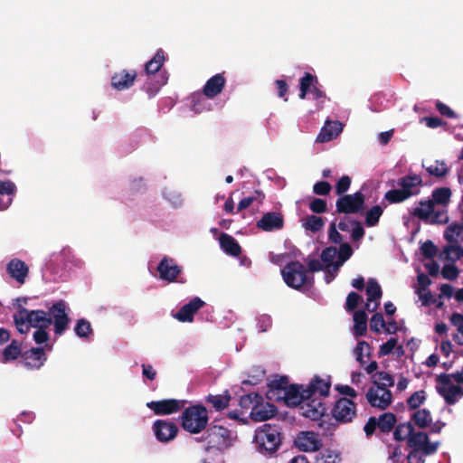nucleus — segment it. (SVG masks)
Masks as SVG:
<instances>
[{
	"mask_svg": "<svg viewBox=\"0 0 463 463\" xmlns=\"http://www.w3.org/2000/svg\"><path fill=\"white\" fill-rule=\"evenodd\" d=\"M13 318L17 330L22 334L27 333L31 327L48 328L52 324L49 312L42 309L28 310L21 305Z\"/></svg>",
	"mask_w": 463,
	"mask_h": 463,
	"instance_id": "1",
	"label": "nucleus"
},
{
	"mask_svg": "<svg viewBox=\"0 0 463 463\" xmlns=\"http://www.w3.org/2000/svg\"><path fill=\"white\" fill-rule=\"evenodd\" d=\"M257 450L262 455H272L282 443L281 427L279 425L263 424L258 428L253 439Z\"/></svg>",
	"mask_w": 463,
	"mask_h": 463,
	"instance_id": "2",
	"label": "nucleus"
},
{
	"mask_svg": "<svg viewBox=\"0 0 463 463\" xmlns=\"http://www.w3.org/2000/svg\"><path fill=\"white\" fill-rule=\"evenodd\" d=\"M165 61V52L158 49L154 57L145 64L147 80L150 81L146 82V90L150 95H155L168 80L166 73L160 71Z\"/></svg>",
	"mask_w": 463,
	"mask_h": 463,
	"instance_id": "3",
	"label": "nucleus"
},
{
	"mask_svg": "<svg viewBox=\"0 0 463 463\" xmlns=\"http://www.w3.org/2000/svg\"><path fill=\"white\" fill-rule=\"evenodd\" d=\"M208 412L203 405H192L184 409L181 415L182 428L192 434H198L208 425Z\"/></svg>",
	"mask_w": 463,
	"mask_h": 463,
	"instance_id": "4",
	"label": "nucleus"
},
{
	"mask_svg": "<svg viewBox=\"0 0 463 463\" xmlns=\"http://www.w3.org/2000/svg\"><path fill=\"white\" fill-rule=\"evenodd\" d=\"M196 440L206 443L204 450L207 452L213 449L222 451L232 445L231 430L221 425H210L205 433Z\"/></svg>",
	"mask_w": 463,
	"mask_h": 463,
	"instance_id": "5",
	"label": "nucleus"
},
{
	"mask_svg": "<svg viewBox=\"0 0 463 463\" xmlns=\"http://www.w3.org/2000/svg\"><path fill=\"white\" fill-rule=\"evenodd\" d=\"M281 275L287 286L294 289H300L313 282V277L307 274V268L298 260L287 263L281 269Z\"/></svg>",
	"mask_w": 463,
	"mask_h": 463,
	"instance_id": "6",
	"label": "nucleus"
},
{
	"mask_svg": "<svg viewBox=\"0 0 463 463\" xmlns=\"http://www.w3.org/2000/svg\"><path fill=\"white\" fill-rule=\"evenodd\" d=\"M397 419L392 412H384L378 418L372 416L368 419L364 427V431L367 438H371L378 429L381 433L388 434L395 427Z\"/></svg>",
	"mask_w": 463,
	"mask_h": 463,
	"instance_id": "7",
	"label": "nucleus"
},
{
	"mask_svg": "<svg viewBox=\"0 0 463 463\" xmlns=\"http://www.w3.org/2000/svg\"><path fill=\"white\" fill-rule=\"evenodd\" d=\"M436 382L439 383L436 390L444 398L447 404L453 405L458 398L463 397V387L452 385L449 374L440 373L437 376Z\"/></svg>",
	"mask_w": 463,
	"mask_h": 463,
	"instance_id": "8",
	"label": "nucleus"
},
{
	"mask_svg": "<svg viewBox=\"0 0 463 463\" xmlns=\"http://www.w3.org/2000/svg\"><path fill=\"white\" fill-rule=\"evenodd\" d=\"M364 205V195L362 192L358 191L353 194H344L339 196L336 200L335 212L337 213H358Z\"/></svg>",
	"mask_w": 463,
	"mask_h": 463,
	"instance_id": "9",
	"label": "nucleus"
},
{
	"mask_svg": "<svg viewBox=\"0 0 463 463\" xmlns=\"http://www.w3.org/2000/svg\"><path fill=\"white\" fill-rule=\"evenodd\" d=\"M332 414L339 422H351L356 416V403L346 397L339 398L332 409Z\"/></svg>",
	"mask_w": 463,
	"mask_h": 463,
	"instance_id": "10",
	"label": "nucleus"
},
{
	"mask_svg": "<svg viewBox=\"0 0 463 463\" xmlns=\"http://www.w3.org/2000/svg\"><path fill=\"white\" fill-rule=\"evenodd\" d=\"M407 445L411 449L421 450L424 456L433 455L437 452L439 448L438 442H430L429 436L426 432L415 431V430L408 439Z\"/></svg>",
	"mask_w": 463,
	"mask_h": 463,
	"instance_id": "11",
	"label": "nucleus"
},
{
	"mask_svg": "<svg viewBox=\"0 0 463 463\" xmlns=\"http://www.w3.org/2000/svg\"><path fill=\"white\" fill-rule=\"evenodd\" d=\"M49 314L52 317L56 335H62L68 328L70 318L66 313V303L63 300L55 302L50 308Z\"/></svg>",
	"mask_w": 463,
	"mask_h": 463,
	"instance_id": "12",
	"label": "nucleus"
},
{
	"mask_svg": "<svg viewBox=\"0 0 463 463\" xmlns=\"http://www.w3.org/2000/svg\"><path fill=\"white\" fill-rule=\"evenodd\" d=\"M366 399L372 407L385 410L392 403V394L384 387L372 386L366 392Z\"/></svg>",
	"mask_w": 463,
	"mask_h": 463,
	"instance_id": "13",
	"label": "nucleus"
},
{
	"mask_svg": "<svg viewBox=\"0 0 463 463\" xmlns=\"http://www.w3.org/2000/svg\"><path fill=\"white\" fill-rule=\"evenodd\" d=\"M186 403L184 400L165 399L160 401H152L146 403V406L154 411L156 415H170L181 411Z\"/></svg>",
	"mask_w": 463,
	"mask_h": 463,
	"instance_id": "14",
	"label": "nucleus"
},
{
	"mask_svg": "<svg viewBox=\"0 0 463 463\" xmlns=\"http://www.w3.org/2000/svg\"><path fill=\"white\" fill-rule=\"evenodd\" d=\"M152 429L156 439L162 443L173 440L178 433L177 425L168 420H155Z\"/></svg>",
	"mask_w": 463,
	"mask_h": 463,
	"instance_id": "15",
	"label": "nucleus"
},
{
	"mask_svg": "<svg viewBox=\"0 0 463 463\" xmlns=\"http://www.w3.org/2000/svg\"><path fill=\"white\" fill-rule=\"evenodd\" d=\"M301 415L312 420H319L326 414V404L318 399H309L300 405Z\"/></svg>",
	"mask_w": 463,
	"mask_h": 463,
	"instance_id": "16",
	"label": "nucleus"
},
{
	"mask_svg": "<svg viewBox=\"0 0 463 463\" xmlns=\"http://www.w3.org/2000/svg\"><path fill=\"white\" fill-rule=\"evenodd\" d=\"M157 271L161 279L174 282L182 272V268L174 259L165 256L157 266Z\"/></svg>",
	"mask_w": 463,
	"mask_h": 463,
	"instance_id": "17",
	"label": "nucleus"
},
{
	"mask_svg": "<svg viewBox=\"0 0 463 463\" xmlns=\"http://www.w3.org/2000/svg\"><path fill=\"white\" fill-rule=\"evenodd\" d=\"M398 185L408 198L418 195L422 186V178L417 174H409L398 179Z\"/></svg>",
	"mask_w": 463,
	"mask_h": 463,
	"instance_id": "18",
	"label": "nucleus"
},
{
	"mask_svg": "<svg viewBox=\"0 0 463 463\" xmlns=\"http://www.w3.org/2000/svg\"><path fill=\"white\" fill-rule=\"evenodd\" d=\"M205 305L199 297H194L187 304L184 305L174 317L180 322H193L194 314Z\"/></svg>",
	"mask_w": 463,
	"mask_h": 463,
	"instance_id": "19",
	"label": "nucleus"
},
{
	"mask_svg": "<svg viewBox=\"0 0 463 463\" xmlns=\"http://www.w3.org/2000/svg\"><path fill=\"white\" fill-rule=\"evenodd\" d=\"M22 359L26 368L40 369L47 358L43 347H32L23 352Z\"/></svg>",
	"mask_w": 463,
	"mask_h": 463,
	"instance_id": "20",
	"label": "nucleus"
},
{
	"mask_svg": "<svg viewBox=\"0 0 463 463\" xmlns=\"http://www.w3.org/2000/svg\"><path fill=\"white\" fill-rule=\"evenodd\" d=\"M304 385L290 384V386L280 396L288 406L297 407L301 405L303 402L308 400V396L305 393Z\"/></svg>",
	"mask_w": 463,
	"mask_h": 463,
	"instance_id": "21",
	"label": "nucleus"
},
{
	"mask_svg": "<svg viewBox=\"0 0 463 463\" xmlns=\"http://www.w3.org/2000/svg\"><path fill=\"white\" fill-rule=\"evenodd\" d=\"M296 446L302 451H317L321 447V441L313 431H301L295 439Z\"/></svg>",
	"mask_w": 463,
	"mask_h": 463,
	"instance_id": "22",
	"label": "nucleus"
},
{
	"mask_svg": "<svg viewBox=\"0 0 463 463\" xmlns=\"http://www.w3.org/2000/svg\"><path fill=\"white\" fill-rule=\"evenodd\" d=\"M137 77L136 71L122 70L115 72L111 77V86L117 90H124L131 88Z\"/></svg>",
	"mask_w": 463,
	"mask_h": 463,
	"instance_id": "23",
	"label": "nucleus"
},
{
	"mask_svg": "<svg viewBox=\"0 0 463 463\" xmlns=\"http://www.w3.org/2000/svg\"><path fill=\"white\" fill-rule=\"evenodd\" d=\"M284 226V218L280 213H266L258 222L257 227L265 232L280 230Z\"/></svg>",
	"mask_w": 463,
	"mask_h": 463,
	"instance_id": "24",
	"label": "nucleus"
},
{
	"mask_svg": "<svg viewBox=\"0 0 463 463\" xmlns=\"http://www.w3.org/2000/svg\"><path fill=\"white\" fill-rule=\"evenodd\" d=\"M226 79L222 73H217L211 77L203 88V95L207 99H213L223 90Z\"/></svg>",
	"mask_w": 463,
	"mask_h": 463,
	"instance_id": "25",
	"label": "nucleus"
},
{
	"mask_svg": "<svg viewBox=\"0 0 463 463\" xmlns=\"http://www.w3.org/2000/svg\"><path fill=\"white\" fill-rule=\"evenodd\" d=\"M343 125L340 121L335 120H326L325 125L320 129L318 133L316 142L317 143H326L329 142L337 137V136L342 132Z\"/></svg>",
	"mask_w": 463,
	"mask_h": 463,
	"instance_id": "26",
	"label": "nucleus"
},
{
	"mask_svg": "<svg viewBox=\"0 0 463 463\" xmlns=\"http://www.w3.org/2000/svg\"><path fill=\"white\" fill-rule=\"evenodd\" d=\"M6 272L19 284H24L28 276L29 268L23 260L13 259L6 265Z\"/></svg>",
	"mask_w": 463,
	"mask_h": 463,
	"instance_id": "27",
	"label": "nucleus"
},
{
	"mask_svg": "<svg viewBox=\"0 0 463 463\" xmlns=\"http://www.w3.org/2000/svg\"><path fill=\"white\" fill-rule=\"evenodd\" d=\"M276 413L277 408L275 405L269 402L264 404L263 402H261L252 407L250 416L254 421H265L275 416Z\"/></svg>",
	"mask_w": 463,
	"mask_h": 463,
	"instance_id": "28",
	"label": "nucleus"
},
{
	"mask_svg": "<svg viewBox=\"0 0 463 463\" xmlns=\"http://www.w3.org/2000/svg\"><path fill=\"white\" fill-rule=\"evenodd\" d=\"M330 387V381H326L318 376H315L309 384L306 386L305 393L308 396V400L317 393L326 397L329 394Z\"/></svg>",
	"mask_w": 463,
	"mask_h": 463,
	"instance_id": "29",
	"label": "nucleus"
},
{
	"mask_svg": "<svg viewBox=\"0 0 463 463\" xmlns=\"http://www.w3.org/2000/svg\"><path fill=\"white\" fill-rule=\"evenodd\" d=\"M434 206L435 205L432 203V201L430 199L420 200L418 202V206L409 210V213L425 223L431 217Z\"/></svg>",
	"mask_w": 463,
	"mask_h": 463,
	"instance_id": "30",
	"label": "nucleus"
},
{
	"mask_svg": "<svg viewBox=\"0 0 463 463\" xmlns=\"http://www.w3.org/2000/svg\"><path fill=\"white\" fill-rule=\"evenodd\" d=\"M16 191L15 184L10 181H0V195L6 196L5 198L0 199V210L7 209L13 201V196L14 195Z\"/></svg>",
	"mask_w": 463,
	"mask_h": 463,
	"instance_id": "31",
	"label": "nucleus"
},
{
	"mask_svg": "<svg viewBox=\"0 0 463 463\" xmlns=\"http://www.w3.org/2000/svg\"><path fill=\"white\" fill-rule=\"evenodd\" d=\"M221 248L227 254L236 257L241 252L239 242L230 234L222 233L219 238Z\"/></svg>",
	"mask_w": 463,
	"mask_h": 463,
	"instance_id": "32",
	"label": "nucleus"
},
{
	"mask_svg": "<svg viewBox=\"0 0 463 463\" xmlns=\"http://www.w3.org/2000/svg\"><path fill=\"white\" fill-rule=\"evenodd\" d=\"M23 352L21 344L17 340H13L3 351L0 357L1 362L4 364L14 361L19 356L22 357Z\"/></svg>",
	"mask_w": 463,
	"mask_h": 463,
	"instance_id": "33",
	"label": "nucleus"
},
{
	"mask_svg": "<svg viewBox=\"0 0 463 463\" xmlns=\"http://www.w3.org/2000/svg\"><path fill=\"white\" fill-rule=\"evenodd\" d=\"M413 426L419 429H426L432 421L430 411L428 409H419L411 416Z\"/></svg>",
	"mask_w": 463,
	"mask_h": 463,
	"instance_id": "34",
	"label": "nucleus"
},
{
	"mask_svg": "<svg viewBox=\"0 0 463 463\" xmlns=\"http://www.w3.org/2000/svg\"><path fill=\"white\" fill-rule=\"evenodd\" d=\"M458 238L463 241V222H453L444 232V239L450 243L449 245L458 244Z\"/></svg>",
	"mask_w": 463,
	"mask_h": 463,
	"instance_id": "35",
	"label": "nucleus"
},
{
	"mask_svg": "<svg viewBox=\"0 0 463 463\" xmlns=\"http://www.w3.org/2000/svg\"><path fill=\"white\" fill-rule=\"evenodd\" d=\"M205 401L212 404L216 411H221L229 406L231 394L229 391H225L222 394H209Z\"/></svg>",
	"mask_w": 463,
	"mask_h": 463,
	"instance_id": "36",
	"label": "nucleus"
},
{
	"mask_svg": "<svg viewBox=\"0 0 463 463\" xmlns=\"http://www.w3.org/2000/svg\"><path fill=\"white\" fill-rule=\"evenodd\" d=\"M354 334L363 336L367 331V315L364 310H357L354 313Z\"/></svg>",
	"mask_w": 463,
	"mask_h": 463,
	"instance_id": "37",
	"label": "nucleus"
},
{
	"mask_svg": "<svg viewBox=\"0 0 463 463\" xmlns=\"http://www.w3.org/2000/svg\"><path fill=\"white\" fill-rule=\"evenodd\" d=\"M451 190L449 187H439L432 191L431 199L434 205L439 204L447 206L450 202Z\"/></svg>",
	"mask_w": 463,
	"mask_h": 463,
	"instance_id": "38",
	"label": "nucleus"
},
{
	"mask_svg": "<svg viewBox=\"0 0 463 463\" xmlns=\"http://www.w3.org/2000/svg\"><path fill=\"white\" fill-rule=\"evenodd\" d=\"M413 430L414 426L411 421L399 423L394 427L393 439L397 441L406 440L408 442V439L411 437Z\"/></svg>",
	"mask_w": 463,
	"mask_h": 463,
	"instance_id": "39",
	"label": "nucleus"
},
{
	"mask_svg": "<svg viewBox=\"0 0 463 463\" xmlns=\"http://www.w3.org/2000/svg\"><path fill=\"white\" fill-rule=\"evenodd\" d=\"M315 84H318L317 76L310 72H305L303 77L299 80V98L301 99H306L308 91Z\"/></svg>",
	"mask_w": 463,
	"mask_h": 463,
	"instance_id": "40",
	"label": "nucleus"
},
{
	"mask_svg": "<svg viewBox=\"0 0 463 463\" xmlns=\"http://www.w3.org/2000/svg\"><path fill=\"white\" fill-rule=\"evenodd\" d=\"M353 254V249L351 245L347 242L341 243L339 250L337 251L338 259L335 261L333 265V269L335 272H338L339 268L351 258Z\"/></svg>",
	"mask_w": 463,
	"mask_h": 463,
	"instance_id": "41",
	"label": "nucleus"
},
{
	"mask_svg": "<svg viewBox=\"0 0 463 463\" xmlns=\"http://www.w3.org/2000/svg\"><path fill=\"white\" fill-rule=\"evenodd\" d=\"M324 225H325L324 219L320 216H317V215H313V214L307 215L304 219L303 224H302V226L305 228V230L310 231L314 233L322 230Z\"/></svg>",
	"mask_w": 463,
	"mask_h": 463,
	"instance_id": "42",
	"label": "nucleus"
},
{
	"mask_svg": "<svg viewBox=\"0 0 463 463\" xmlns=\"http://www.w3.org/2000/svg\"><path fill=\"white\" fill-rule=\"evenodd\" d=\"M372 382L374 386L378 387H392L394 385V378L392 374L386 372H377L372 376Z\"/></svg>",
	"mask_w": 463,
	"mask_h": 463,
	"instance_id": "43",
	"label": "nucleus"
},
{
	"mask_svg": "<svg viewBox=\"0 0 463 463\" xmlns=\"http://www.w3.org/2000/svg\"><path fill=\"white\" fill-rule=\"evenodd\" d=\"M366 295L368 302L380 299L383 295L381 286L374 279H369L366 287Z\"/></svg>",
	"mask_w": 463,
	"mask_h": 463,
	"instance_id": "44",
	"label": "nucleus"
},
{
	"mask_svg": "<svg viewBox=\"0 0 463 463\" xmlns=\"http://www.w3.org/2000/svg\"><path fill=\"white\" fill-rule=\"evenodd\" d=\"M261 402H263L262 395H260L257 392H250V393L242 395L240 398L239 403L242 409L248 410L250 408L252 409V407L255 406V404L260 403Z\"/></svg>",
	"mask_w": 463,
	"mask_h": 463,
	"instance_id": "45",
	"label": "nucleus"
},
{
	"mask_svg": "<svg viewBox=\"0 0 463 463\" xmlns=\"http://www.w3.org/2000/svg\"><path fill=\"white\" fill-rule=\"evenodd\" d=\"M426 171L438 178L445 177L449 173V167L444 161L436 160L433 165L426 167Z\"/></svg>",
	"mask_w": 463,
	"mask_h": 463,
	"instance_id": "46",
	"label": "nucleus"
},
{
	"mask_svg": "<svg viewBox=\"0 0 463 463\" xmlns=\"http://www.w3.org/2000/svg\"><path fill=\"white\" fill-rule=\"evenodd\" d=\"M383 213V208L380 205H374L366 212L365 214V225L367 227H373L378 224L380 217Z\"/></svg>",
	"mask_w": 463,
	"mask_h": 463,
	"instance_id": "47",
	"label": "nucleus"
},
{
	"mask_svg": "<svg viewBox=\"0 0 463 463\" xmlns=\"http://www.w3.org/2000/svg\"><path fill=\"white\" fill-rule=\"evenodd\" d=\"M364 352L365 355L371 356V346L366 341H359L356 346L354 349V354L355 355L356 361L364 366L365 364V361L364 360Z\"/></svg>",
	"mask_w": 463,
	"mask_h": 463,
	"instance_id": "48",
	"label": "nucleus"
},
{
	"mask_svg": "<svg viewBox=\"0 0 463 463\" xmlns=\"http://www.w3.org/2000/svg\"><path fill=\"white\" fill-rule=\"evenodd\" d=\"M290 386L288 378L287 376H280L279 379H275L269 384L270 392H277L279 395L283 393ZM280 398V396H279Z\"/></svg>",
	"mask_w": 463,
	"mask_h": 463,
	"instance_id": "49",
	"label": "nucleus"
},
{
	"mask_svg": "<svg viewBox=\"0 0 463 463\" xmlns=\"http://www.w3.org/2000/svg\"><path fill=\"white\" fill-rule=\"evenodd\" d=\"M74 331L80 338H88L93 332L90 323L85 318H80L77 321Z\"/></svg>",
	"mask_w": 463,
	"mask_h": 463,
	"instance_id": "50",
	"label": "nucleus"
},
{
	"mask_svg": "<svg viewBox=\"0 0 463 463\" xmlns=\"http://www.w3.org/2000/svg\"><path fill=\"white\" fill-rule=\"evenodd\" d=\"M426 401V392L424 390L413 392L407 399V405L410 410H419L420 406Z\"/></svg>",
	"mask_w": 463,
	"mask_h": 463,
	"instance_id": "51",
	"label": "nucleus"
},
{
	"mask_svg": "<svg viewBox=\"0 0 463 463\" xmlns=\"http://www.w3.org/2000/svg\"><path fill=\"white\" fill-rule=\"evenodd\" d=\"M340 455L330 449H326L316 457V463H340Z\"/></svg>",
	"mask_w": 463,
	"mask_h": 463,
	"instance_id": "52",
	"label": "nucleus"
},
{
	"mask_svg": "<svg viewBox=\"0 0 463 463\" xmlns=\"http://www.w3.org/2000/svg\"><path fill=\"white\" fill-rule=\"evenodd\" d=\"M443 253L446 255V260L455 262L463 257V248L458 244L447 245L443 249Z\"/></svg>",
	"mask_w": 463,
	"mask_h": 463,
	"instance_id": "53",
	"label": "nucleus"
},
{
	"mask_svg": "<svg viewBox=\"0 0 463 463\" xmlns=\"http://www.w3.org/2000/svg\"><path fill=\"white\" fill-rule=\"evenodd\" d=\"M409 199L402 189H392L385 193L383 200L389 203H400Z\"/></svg>",
	"mask_w": 463,
	"mask_h": 463,
	"instance_id": "54",
	"label": "nucleus"
},
{
	"mask_svg": "<svg viewBox=\"0 0 463 463\" xmlns=\"http://www.w3.org/2000/svg\"><path fill=\"white\" fill-rule=\"evenodd\" d=\"M449 221V219L446 210H435L434 208L431 217L425 223L431 225L446 224Z\"/></svg>",
	"mask_w": 463,
	"mask_h": 463,
	"instance_id": "55",
	"label": "nucleus"
},
{
	"mask_svg": "<svg viewBox=\"0 0 463 463\" xmlns=\"http://www.w3.org/2000/svg\"><path fill=\"white\" fill-rule=\"evenodd\" d=\"M192 99V109L195 113H201L205 109H210V106L207 108L204 106L207 98H205L203 93H194Z\"/></svg>",
	"mask_w": 463,
	"mask_h": 463,
	"instance_id": "56",
	"label": "nucleus"
},
{
	"mask_svg": "<svg viewBox=\"0 0 463 463\" xmlns=\"http://www.w3.org/2000/svg\"><path fill=\"white\" fill-rule=\"evenodd\" d=\"M337 256V250L334 246L326 247L322 250L321 260L326 263V267L333 269L334 260Z\"/></svg>",
	"mask_w": 463,
	"mask_h": 463,
	"instance_id": "57",
	"label": "nucleus"
},
{
	"mask_svg": "<svg viewBox=\"0 0 463 463\" xmlns=\"http://www.w3.org/2000/svg\"><path fill=\"white\" fill-rule=\"evenodd\" d=\"M386 322L382 313H375L373 315L370 321V328L375 333H380L382 329H384Z\"/></svg>",
	"mask_w": 463,
	"mask_h": 463,
	"instance_id": "58",
	"label": "nucleus"
},
{
	"mask_svg": "<svg viewBox=\"0 0 463 463\" xmlns=\"http://www.w3.org/2000/svg\"><path fill=\"white\" fill-rule=\"evenodd\" d=\"M420 251L425 259H432L437 254L438 249L431 241H426L421 244Z\"/></svg>",
	"mask_w": 463,
	"mask_h": 463,
	"instance_id": "59",
	"label": "nucleus"
},
{
	"mask_svg": "<svg viewBox=\"0 0 463 463\" xmlns=\"http://www.w3.org/2000/svg\"><path fill=\"white\" fill-rule=\"evenodd\" d=\"M459 270L457 266L453 264H446L441 269L443 279L449 280H455L458 276Z\"/></svg>",
	"mask_w": 463,
	"mask_h": 463,
	"instance_id": "60",
	"label": "nucleus"
},
{
	"mask_svg": "<svg viewBox=\"0 0 463 463\" xmlns=\"http://www.w3.org/2000/svg\"><path fill=\"white\" fill-rule=\"evenodd\" d=\"M350 225L353 226L352 229V240L354 241H360L364 236V229L362 226L361 222L356 220H350Z\"/></svg>",
	"mask_w": 463,
	"mask_h": 463,
	"instance_id": "61",
	"label": "nucleus"
},
{
	"mask_svg": "<svg viewBox=\"0 0 463 463\" xmlns=\"http://www.w3.org/2000/svg\"><path fill=\"white\" fill-rule=\"evenodd\" d=\"M361 299L362 298L358 293L354 291L350 292L346 298L345 309L349 312L354 311L359 305Z\"/></svg>",
	"mask_w": 463,
	"mask_h": 463,
	"instance_id": "62",
	"label": "nucleus"
},
{
	"mask_svg": "<svg viewBox=\"0 0 463 463\" xmlns=\"http://www.w3.org/2000/svg\"><path fill=\"white\" fill-rule=\"evenodd\" d=\"M309 209L314 213H324L327 210V204L324 199L314 198L309 203Z\"/></svg>",
	"mask_w": 463,
	"mask_h": 463,
	"instance_id": "63",
	"label": "nucleus"
},
{
	"mask_svg": "<svg viewBox=\"0 0 463 463\" xmlns=\"http://www.w3.org/2000/svg\"><path fill=\"white\" fill-rule=\"evenodd\" d=\"M351 178L348 175H343L335 184V194L339 196L344 195L349 189Z\"/></svg>",
	"mask_w": 463,
	"mask_h": 463,
	"instance_id": "64",
	"label": "nucleus"
}]
</instances>
